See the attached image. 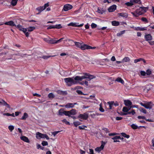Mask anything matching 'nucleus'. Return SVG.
I'll list each match as a JSON object with an SVG mask.
<instances>
[{"instance_id": "49", "label": "nucleus", "mask_w": 154, "mask_h": 154, "mask_svg": "<svg viewBox=\"0 0 154 154\" xmlns=\"http://www.w3.org/2000/svg\"><path fill=\"white\" fill-rule=\"evenodd\" d=\"M51 56H48V55H45V56H43L42 57V58L44 59H47L48 58L50 57H51Z\"/></svg>"}, {"instance_id": "7", "label": "nucleus", "mask_w": 154, "mask_h": 154, "mask_svg": "<svg viewBox=\"0 0 154 154\" xmlns=\"http://www.w3.org/2000/svg\"><path fill=\"white\" fill-rule=\"evenodd\" d=\"M146 11V8L145 7H140L136 10V12L138 13L140 15L144 14Z\"/></svg>"}, {"instance_id": "4", "label": "nucleus", "mask_w": 154, "mask_h": 154, "mask_svg": "<svg viewBox=\"0 0 154 154\" xmlns=\"http://www.w3.org/2000/svg\"><path fill=\"white\" fill-rule=\"evenodd\" d=\"M36 137L38 139H39V138H46L47 140H49V138L48 136L45 134H42L39 132H38L36 133Z\"/></svg>"}, {"instance_id": "62", "label": "nucleus", "mask_w": 154, "mask_h": 154, "mask_svg": "<svg viewBox=\"0 0 154 154\" xmlns=\"http://www.w3.org/2000/svg\"><path fill=\"white\" fill-rule=\"evenodd\" d=\"M49 3L48 2L46 4H45V5H44V6H43V7L44 8V9H45L46 8L48 7L49 6Z\"/></svg>"}, {"instance_id": "15", "label": "nucleus", "mask_w": 154, "mask_h": 154, "mask_svg": "<svg viewBox=\"0 0 154 154\" xmlns=\"http://www.w3.org/2000/svg\"><path fill=\"white\" fill-rule=\"evenodd\" d=\"M5 24L9 25L11 26H16V25L14 23V22L12 21H10L8 22H6L5 23Z\"/></svg>"}, {"instance_id": "27", "label": "nucleus", "mask_w": 154, "mask_h": 154, "mask_svg": "<svg viewBox=\"0 0 154 154\" xmlns=\"http://www.w3.org/2000/svg\"><path fill=\"white\" fill-rule=\"evenodd\" d=\"M146 29L145 28H140V27H135V30H140V31H144L146 30Z\"/></svg>"}, {"instance_id": "11", "label": "nucleus", "mask_w": 154, "mask_h": 154, "mask_svg": "<svg viewBox=\"0 0 154 154\" xmlns=\"http://www.w3.org/2000/svg\"><path fill=\"white\" fill-rule=\"evenodd\" d=\"M84 74V76H85V77H87V78H86V79H88V80H90L91 79L95 78V76L93 75H91L89 74L85 73Z\"/></svg>"}, {"instance_id": "2", "label": "nucleus", "mask_w": 154, "mask_h": 154, "mask_svg": "<svg viewBox=\"0 0 154 154\" xmlns=\"http://www.w3.org/2000/svg\"><path fill=\"white\" fill-rule=\"evenodd\" d=\"M30 51L25 50L21 51L15 55L17 56H20L22 58L26 57L28 56H30L31 55V54L29 53Z\"/></svg>"}, {"instance_id": "51", "label": "nucleus", "mask_w": 154, "mask_h": 154, "mask_svg": "<svg viewBox=\"0 0 154 154\" xmlns=\"http://www.w3.org/2000/svg\"><path fill=\"white\" fill-rule=\"evenodd\" d=\"M62 121L63 122H64L66 123V124L70 125V123L69 122L67 121L65 119H63L62 120Z\"/></svg>"}, {"instance_id": "36", "label": "nucleus", "mask_w": 154, "mask_h": 154, "mask_svg": "<svg viewBox=\"0 0 154 154\" xmlns=\"http://www.w3.org/2000/svg\"><path fill=\"white\" fill-rule=\"evenodd\" d=\"M48 97L49 98L51 99H53L55 97V95L52 93H49L48 95Z\"/></svg>"}, {"instance_id": "47", "label": "nucleus", "mask_w": 154, "mask_h": 154, "mask_svg": "<svg viewBox=\"0 0 154 154\" xmlns=\"http://www.w3.org/2000/svg\"><path fill=\"white\" fill-rule=\"evenodd\" d=\"M151 73L152 72L150 69H148L146 70V74L147 75H151Z\"/></svg>"}, {"instance_id": "8", "label": "nucleus", "mask_w": 154, "mask_h": 154, "mask_svg": "<svg viewBox=\"0 0 154 154\" xmlns=\"http://www.w3.org/2000/svg\"><path fill=\"white\" fill-rule=\"evenodd\" d=\"M88 117V114L86 113H85L83 114H80L78 117V118H81L84 120L87 119Z\"/></svg>"}, {"instance_id": "17", "label": "nucleus", "mask_w": 154, "mask_h": 154, "mask_svg": "<svg viewBox=\"0 0 154 154\" xmlns=\"http://www.w3.org/2000/svg\"><path fill=\"white\" fill-rule=\"evenodd\" d=\"M118 15L119 16L122 17L126 18L128 17V14L126 13H122L118 14Z\"/></svg>"}, {"instance_id": "1", "label": "nucleus", "mask_w": 154, "mask_h": 154, "mask_svg": "<svg viewBox=\"0 0 154 154\" xmlns=\"http://www.w3.org/2000/svg\"><path fill=\"white\" fill-rule=\"evenodd\" d=\"M64 80L66 83L67 85L68 86H71L72 85L76 84L78 83L77 80L75 79V78L74 77L65 78Z\"/></svg>"}, {"instance_id": "31", "label": "nucleus", "mask_w": 154, "mask_h": 154, "mask_svg": "<svg viewBox=\"0 0 154 154\" xmlns=\"http://www.w3.org/2000/svg\"><path fill=\"white\" fill-rule=\"evenodd\" d=\"M125 4L128 6H132L134 5L133 0H131L130 2L125 3Z\"/></svg>"}, {"instance_id": "54", "label": "nucleus", "mask_w": 154, "mask_h": 154, "mask_svg": "<svg viewBox=\"0 0 154 154\" xmlns=\"http://www.w3.org/2000/svg\"><path fill=\"white\" fill-rule=\"evenodd\" d=\"M140 74L142 76H145L146 75V72L144 71H141L140 72Z\"/></svg>"}, {"instance_id": "13", "label": "nucleus", "mask_w": 154, "mask_h": 154, "mask_svg": "<svg viewBox=\"0 0 154 154\" xmlns=\"http://www.w3.org/2000/svg\"><path fill=\"white\" fill-rule=\"evenodd\" d=\"M86 78H87V77H85V76H76L75 77V80L77 81H81L82 79H86Z\"/></svg>"}, {"instance_id": "12", "label": "nucleus", "mask_w": 154, "mask_h": 154, "mask_svg": "<svg viewBox=\"0 0 154 154\" xmlns=\"http://www.w3.org/2000/svg\"><path fill=\"white\" fill-rule=\"evenodd\" d=\"M116 8V5H113L110 6L108 9L109 12H111L114 11Z\"/></svg>"}, {"instance_id": "48", "label": "nucleus", "mask_w": 154, "mask_h": 154, "mask_svg": "<svg viewBox=\"0 0 154 154\" xmlns=\"http://www.w3.org/2000/svg\"><path fill=\"white\" fill-rule=\"evenodd\" d=\"M125 31L124 30L121 31V32H120L119 33H118L117 34V36H121V35H122L125 33Z\"/></svg>"}, {"instance_id": "24", "label": "nucleus", "mask_w": 154, "mask_h": 154, "mask_svg": "<svg viewBox=\"0 0 154 154\" xmlns=\"http://www.w3.org/2000/svg\"><path fill=\"white\" fill-rule=\"evenodd\" d=\"M121 138V137L119 136H116L112 138V139L114 140V142H119V141L118 139Z\"/></svg>"}, {"instance_id": "41", "label": "nucleus", "mask_w": 154, "mask_h": 154, "mask_svg": "<svg viewBox=\"0 0 154 154\" xmlns=\"http://www.w3.org/2000/svg\"><path fill=\"white\" fill-rule=\"evenodd\" d=\"M99 109V110L101 112H103L104 111V110L103 109L102 107V103L100 104V108Z\"/></svg>"}, {"instance_id": "63", "label": "nucleus", "mask_w": 154, "mask_h": 154, "mask_svg": "<svg viewBox=\"0 0 154 154\" xmlns=\"http://www.w3.org/2000/svg\"><path fill=\"white\" fill-rule=\"evenodd\" d=\"M53 28H55V26H50L47 28V29H53Z\"/></svg>"}, {"instance_id": "34", "label": "nucleus", "mask_w": 154, "mask_h": 154, "mask_svg": "<svg viewBox=\"0 0 154 154\" xmlns=\"http://www.w3.org/2000/svg\"><path fill=\"white\" fill-rule=\"evenodd\" d=\"M36 10H38V11H39L40 12H41L43 10H45V9H44L43 6H42L40 7L37 8H36Z\"/></svg>"}, {"instance_id": "55", "label": "nucleus", "mask_w": 154, "mask_h": 154, "mask_svg": "<svg viewBox=\"0 0 154 154\" xmlns=\"http://www.w3.org/2000/svg\"><path fill=\"white\" fill-rule=\"evenodd\" d=\"M55 41H54V40H53V39H51L50 38V39L49 40V43L56 44V43H55Z\"/></svg>"}, {"instance_id": "58", "label": "nucleus", "mask_w": 154, "mask_h": 154, "mask_svg": "<svg viewBox=\"0 0 154 154\" xmlns=\"http://www.w3.org/2000/svg\"><path fill=\"white\" fill-rule=\"evenodd\" d=\"M141 61V58L137 59H135L134 60V61L135 63H136L137 62Z\"/></svg>"}, {"instance_id": "50", "label": "nucleus", "mask_w": 154, "mask_h": 154, "mask_svg": "<svg viewBox=\"0 0 154 154\" xmlns=\"http://www.w3.org/2000/svg\"><path fill=\"white\" fill-rule=\"evenodd\" d=\"M131 126V128L134 129H136L138 128L137 126L134 124H132Z\"/></svg>"}, {"instance_id": "3", "label": "nucleus", "mask_w": 154, "mask_h": 154, "mask_svg": "<svg viewBox=\"0 0 154 154\" xmlns=\"http://www.w3.org/2000/svg\"><path fill=\"white\" fill-rule=\"evenodd\" d=\"M140 104L146 109H152V106L153 105L151 102H147L145 103H143L142 102H140Z\"/></svg>"}, {"instance_id": "18", "label": "nucleus", "mask_w": 154, "mask_h": 154, "mask_svg": "<svg viewBox=\"0 0 154 154\" xmlns=\"http://www.w3.org/2000/svg\"><path fill=\"white\" fill-rule=\"evenodd\" d=\"M20 139L24 141L25 142L29 143V140L28 137L25 136H23L20 137Z\"/></svg>"}, {"instance_id": "21", "label": "nucleus", "mask_w": 154, "mask_h": 154, "mask_svg": "<svg viewBox=\"0 0 154 154\" xmlns=\"http://www.w3.org/2000/svg\"><path fill=\"white\" fill-rule=\"evenodd\" d=\"M65 112H67V111H64L63 109H61L59 111V115L60 116H62L63 114H64L65 115V114L66 113H65Z\"/></svg>"}, {"instance_id": "33", "label": "nucleus", "mask_w": 154, "mask_h": 154, "mask_svg": "<svg viewBox=\"0 0 154 154\" xmlns=\"http://www.w3.org/2000/svg\"><path fill=\"white\" fill-rule=\"evenodd\" d=\"M18 0H12L11 3V5L13 6H14L17 5Z\"/></svg>"}, {"instance_id": "37", "label": "nucleus", "mask_w": 154, "mask_h": 154, "mask_svg": "<svg viewBox=\"0 0 154 154\" xmlns=\"http://www.w3.org/2000/svg\"><path fill=\"white\" fill-rule=\"evenodd\" d=\"M75 45L77 47L80 48L82 45V44L81 43L79 42H75Z\"/></svg>"}, {"instance_id": "38", "label": "nucleus", "mask_w": 154, "mask_h": 154, "mask_svg": "<svg viewBox=\"0 0 154 154\" xmlns=\"http://www.w3.org/2000/svg\"><path fill=\"white\" fill-rule=\"evenodd\" d=\"M6 60H7L8 61L10 62H12L14 60H16L15 58H13L12 57L7 58L6 59Z\"/></svg>"}, {"instance_id": "57", "label": "nucleus", "mask_w": 154, "mask_h": 154, "mask_svg": "<svg viewBox=\"0 0 154 154\" xmlns=\"http://www.w3.org/2000/svg\"><path fill=\"white\" fill-rule=\"evenodd\" d=\"M141 20L143 22H145L146 23H148V21L146 18L142 17L141 19Z\"/></svg>"}, {"instance_id": "45", "label": "nucleus", "mask_w": 154, "mask_h": 154, "mask_svg": "<svg viewBox=\"0 0 154 154\" xmlns=\"http://www.w3.org/2000/svg\"><path fill=\"white\" fill-rule=\"evenodd\" d=\"M8 128L10 131L11 132H12V131L14 129V126L11 125H9L8 127Z\"/></svg>"}, {"instance_id": "5", "label": "nucleus", "mask_w": 154, "mask_h": 154, "mask_svg": "<svg viewBox=\"0 0 154 154\" xmlns=\"http://www.w3.org/2000/svg\"><path fill=\"white\" fill-rule=\"evenodd\" d=\"M65 113H66L65 114L66 116L70 117L71 115H76L77 113V112L75 109H72L70 111H67V112H65Z\"/></svg>"}, {"instance_id": "39", "label": "nucleus", "mask_w": 154, "mask_h": 154, "mask_svg": "<svg viewBox=\"0 0 154 154\" xmlns=\"http://www.w3.org/2000/svg\"><path fill=\"white\" fill-rule=\"evenodd\" d=\"M73 124L75 127H77L79 125H81V123L79 122L76 121L74 122H73Z\"/></svg>"}, {"instance_id": "61", "label": "nucleus", "mask_w": 154, "mask_h": 154, "mask_svg": "<svg viewBox=\"0 0 154 154\" xmlns=\"http://www.w3.org/2000/svg\"><path fill=\"white\" fill-rule=\"evenodd\" d=\"M137 118L139 119H145V117L143 116H139L137 117Z\"/></svg>"}, {"instance_id": "30", "label": "nucleus", "mask_w": 154, "mask_h": 154, "mask_svg": "<svg viewBox=\"0 0 154 154\" xmlns=\"http://www.w3.org/2000/svg\"><path fill=\"white\" fill-rule=\"evenodd\" d=\"M2 103L4 106H6L8 108H11L10 106L4 100H2Z\"/></svg>"}, {"instance_id": "10", "label": "nucleus", "mask_w": 154, "mask_h": 154, "mask_svg": "<svg viewBox=\"0 0 154 154\" xmlns=\"http://www.w3.org/2000/svg\"><path fill=\"white\" fill-rule=\"evenodd\" d=\"M72 6L70 5L67 4L65 5L63 7V10L65 11H67L72 8Z\"/></svg>"}, {"instance_id": "52", "label": "nucleus", "mask_w": 154, "mask_h": 154, "mask_svg": "<svg viewBox=\"0 0 154 154\" xmlns=\"http://www.w3.org/2000/svg\"><path fill=\"white\" fill-rule=\"evenodd\" d=\"M55 28L59 29L62 27L61 24L56 25L55 26Z\"/></svg>"}, {"instance_id": "6", "label": "nucleus", "mask_w": 154, "mask_h": 154, "mask_svg": "<svg viewBox=\"0 0 154 154\" xmlns=\"http://www.w3.org/2000/svg\"><path fill=\"white\" fill-rule=\"evenodd\" d=\"M101 145L100 146L97 147L95 149V151L99 152L103 149L106 143L103 141H101Z\"/></svg>"}, {"instance_id": "22", "label": "nucleus", "mask_w": 154, "mask_h": 154, "mask_svg": "<svg viewBox=\"0 0 154 154\" xmlns=\"http://www.w3.org/2000/svg\"><path fill=\"white\" fill-rule=\"evenodd\" d=\"M26 29V32L27 31H28V32H31L33 31L34 29H35V27L34 26H30L28 27V28Z\"/></svg>"}, {"instance_id": "56", "label": "nucleus", "mask_w": 154, "mask_h": 154, "mask_svg": "<svg viewBox=\"0 0 154 154\" xmlns=\"http://www.w3.org/2000/svg\"><path fill=\"white\" fill-rule=\"evenodd\" d=\"M91 26L92 28H94L97 27V25L96 24L93 23L91 24Z\"/></svg>"}, {"instance_id": "16", "label": "nucleus", "mask_w": 154, "mask_h": 154, "mask_svg": "<svg viewBox=\"0 0 154 154\" xmlns=\"http://www.w3.org/2000/svg\"><path fill=\"white\" fill-rule=\"evenodd\" d=\"M144 36L145 38L147 41H150L152 40V37L150 34H149L146 35Z\"/></svg>"}, {"instance_id": "46", "label": "nucleus", "mask_w": 154, "mask_h": 154, "mask_svg": "<svg viewBox=\"0 0 154 154\" xmlns=\"http://www.w3.org/2000/svg\"><path fill=\"white\" fill-rule=\"evenodd\" d=\"M42 144L43 146H47L48 145V142L46 141H43L42 142Z\"/></svg>"}, {"instance_id": "25", "label": "nucleus", "mask_w": 154, "mask_h": 154, "mask_svg": "<svg viewBox=\"0 0 154 154\" xmlns=\"http://www.w3.org/2000/svg\"><path fill=\"white\" fill-rule=\"evenodd\" d=\"M112 24L113 26H117L119 25V23L118 21L114 20L112 22Z\"/></svg>"}, {"instance_id": "43", "label": "nucleus", "mask_w": 154, "mask_h": 154, "mask_svg": "<svg viewBox=\"0 0 154 154\" xmlns=\"http://www.w3.org/2000/svg\"><path fill=\"white\" fill-rule=\"evenodd\" d=\"M97 11L99 13H100L102 14L105 12V11L104 10L102 9L101 10L100 9L98 8Z\"/></svg>"}, {"instance_id": "26", "label": "nucleus", "mask_w": 154, "mask_h": 154, "mask_svg": "<svg viewBox=\"0 0 154 154\" xmlns=\"http://www.w3.org/2000/svg\"><path fill=\"white\" fill-rule=\"evenodd\" d=\"M122 60V62H129L130 59L129 57H126L123 58Z\"/></svg>"}, {"instance_id": "9", "label": "nucleus", "mask_w": 154, "mask_h": 154, "mask_svg": "<svg viewBox=\"0 0 154 154\" xmlns=\"http://www.w3.org/2000/svg\"><path fill=\"white\" fill-rule=\"evenodd\" d=\"M92 47L90 46L84 44L83 45H81L80 48L82 50H85L86 49H90Z\"/></svg>"}, {"instance_id": "19", "label": "nucleus", "mask_w": 154, "mask_h": 154, "mask_svg": "<svg viewBox=\"0 0 154 154\" xmlns=\"http://www.w3.org/2000/svg\"><path fill=\"white\" fill-rule=\"evenodd\" d=\"M84 25L83 23L79 25H76V23H71L69 24H68V26H76V27H81L82 26Z\"/></svg>"}, {"instance_id": "40", "label": "nucleus", "mask_w": 154, "mask_h": 154, "mask_svg": "<svg viewBox=\"0 0 154 154\" xmlns=\"http://www.w3.org/2000/svg\"><path fill=\"white\" fill-rule=\"evenodd\" d=\"M140 112H142L145 114H146V110L143 108H140Z\"/></svg>"}, {"instance_id": "35", "label": "nucleus", "mask_w": 154, "mask_h": 154, "mask_svg": "<svg viewBox=\"0 0 154 154\" xmlns=\"http://www.w3.org/2000/svg\"><path fill=\"white\" fill-rule=\"evenodd\" d=\"M131 14H132L134 15V16L135 17H137L139 15H140V14H139L138 13H137L136 12V10L134 12H131Z\"/></svg>"}, {"instance_id": "20", "label": "nucleus", "mask_w": 154, "mask_h": 154, "mask_svg": "<svg viewBox=\"0 0 154 154\" xmlns=\"http://www.w3.org/2000/svg\"><path fill=\"white\" fill-rule=\"evenodd\" d=\"M17 28L20 30L23 31L24 33L26 32V29L22 27V26L18 24L17 26Z\"/></svg>"}, {"instance_id": "23", "label": "nucleus", "mask_w": 154, "mask_h": 154, "mask_svg": "<svg viewBox=\"0 0 154 154\" xmlns=\"http://www.w3.org/2000/svg\"><path fill=\"white\" fill-rule=\"evenodd\" d=\"M65 106L66 108H73L74 107V104L72 103H68Z\"/></svg>"}, {"instance_id": "59", "label": "nucleus", "mask_w": 154, "mask_h": 154, "mask_svg": "<svg viewBox=\"0 0 154 154\" xmlns=\"http://www.w3.org/2000/svg\"><path fill=\"white\" fill-rule=\"evenodd\" d=\"M85 127H87L86 126H84V125H82V126H79V129L80 130H83L84 129Z\"/></svg>"}, {"instance_id": "44", "label": "nucleus", "mask_w": 154, "mask_h": 154, "mask_svg": "<svg viewBox=\"0 0 154 154\" xmlns=\"http://www.w3.org/2000/svg\"><path fill=\"white\" fill-rule=\"evenodd\" d=\"M122 135L124 137L128 138L130 136L129 135H127L125 133H121Z\"/></svg>"}, {"instance_id": "42", "label": "nucleus", "mask_w": 154, "mask_h": 154, "mask_svg": "<svg viewBox=\"0 0 154 154\" xmlns=\"http://www.w3.org/2000/svg\"><path fill=\"white\" fill-rule=\"evenodd\" d=\"M50 38L49 37L47 36L44 38V40L46 42L49 43Z\"/></svg>"}, {"instance_id": "53", "label": "nucleus", "mask_w": 154, "mask_h": 154, "mask_svg": "<svg viewBox=\"0 0 154 154\" xmlns=\"http://www.w3.org/2000/svg\"><path fill=\"white\" fill-rule=\"evenodd\" d=\"M76 92L79 94L85 95V94H84L81 91L79 90H76Z\"/></svg>"}, {"instance_id": "29", "label": "nucleus", "mask_w": 154, "mask_h": 154, "mask_svg": "<svg viewBox=\"0 0 154 154\" xmlns=\"http://www.w3.org/2000/svg\"><path fill=\"white\" fill-rule=\"evenodd\" d=\"M116 81L119 82H120L122 84H123L124 83V81L120 77H118L117 79H116Z\"/></svg>"}, {"instance_id": "32", "label": "nucleus", "mask_w": 154, "mask_h": 154, "mask_svg": "<svg viewBox=\"0 0 154 154\" xmlns=\"http://www.w3.org/2000/svg\"><path fill=\"white\" fill-rule=\"evenodd\" d=\"M28 117V115L26 113H24L23 116L22 117L21 119L22 120H25L26 118Z\"/></svg>"}, {"instance_id": "64", "label": "nucleus", "mask_w": 154, "mask_h": 154, "mask_svg": "<svg viewBox=\"0 0 154 154\" xmlns=\"http://www.w3.org/2000/svg\"><path fill=\"white\" fill-rule=\"evenodd\" d=\"M95 116H96V114L94 113H93V114H91L90 115V116L93 118H95Z\"/></svg>"}, {"instance_id": "60", "label": "nucleus", "mask_w": 154, "mask_h": 154, "mask_svg": "<svg viewBox=\"0 0 154 154\" xmlns=\"http://www.w3.org/2000/svg\"><path fill=\"white\" fill-rule=\"evenodd\" d=\"M60 131H55V132H53L52 133V134L54 136H55L57 134V133H59V132H60Z\"/></svg>"}, {"instance_id": "14", "label": "nucleus", "mask_w": 154, "mask_h": 154, "mask_svg": "<svg viewBox=\"0 0 154 154\" xmlns=\"http://www.w3.org/2000/svg\"><path fill=\"white\" fill-rule=\"evenodd\" d=\"M124 103L125 105L127 106H131L132 104V103L129 100H124Z\"/></svg>"}, {"instance_id": "28", "label": "nucleus", "mask_w": 154, "mask_h": 154, "mask_svg": "<svg viewBox=\"0 0 154 154\" xmlns=\"http://www.w3.org/2000/svg\"><path fill=\"white\" fill-rule=\"evenodd\" d=\"M131 108H132V106H131L130 108L128 109L127 107L126 106H124L123 107L122 111L124 112H126L127 113V112H128L129 110L131 109Z\"/></svg>"}]
</instances>
